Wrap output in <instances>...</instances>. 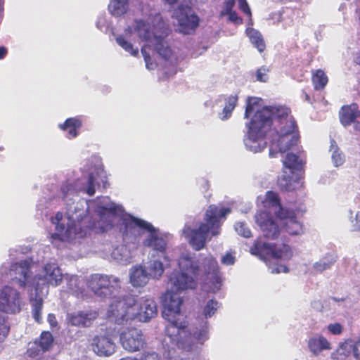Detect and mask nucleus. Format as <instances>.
<instances>
[{"label":"nucleus","mask_w":360,"mask_h":360,"mask_svg":"<svg viewBox=\"0 0 360 360\" xmlns=\"http://www.w3.org/2000/svg\"><path fill=\"white\" fill-rule=\"evenodd\" d=\"M153 46L152 44H146L141 49V53H142L144 60L146 62V68L148 69H153V64L151 62V58H150V53L146 51V49H150V46Z\"/></svg>","instance_id":"42"},{"label":"nucleus","mask_w":360,"mask_h":360,"mask_svg":"<svg viewBox=\"0 0 360 360\" xmlns=\"http://www.w3.org/2000/svg\"><path fill=\"white\" fill-rule=\"evenodd\" d=\"M356 220V229L360 231V212H357L355 217Z\"/></svg>","instance_id":"56"},{"label":"nucleus","mask_w":360,"mask_h":360,"mask_svg":"<svg viewBox=\"0 0 360 360\" xmlns=\"http://www.w3.org/2000/svg\"><path fill=\"white\" fill-rule=\"evenodd\" d=\"M42 353V350L38 344L37 340L34 341L27 349L26 354L29 357L35 358Z\"/></svg>","instance_id":"40"},{"label":"nucleus","mask_w":360,"mask_h":360,"mask_svg":"<svg viewBox=\"0 0 360 360\" xmlns=\"http://www.w3.org/2000/svg\"><path fill=\"white\" fill-rule=\"evenodd\" d=\"M236 4V0H226L224 2L223 9L220 11V17L226 15L229 13L233 11V8Z\"/></svg>","instance_id":"43"},{"label":"nucleus","mask_w":360,"mask_h":360,"mask_svg":"<svg viewBox=\"0 0 360 360\" xmlns=\"http://www.w3.org/2000/svg\"><path fill=\"white\" fill-rule=\"evenodd\" d=\"M86 285L95 295L101 297H111L120 289V279L112 275L91 274Z\"/></svg>","instance_id":"8"},{"label":"nucleus","mask_w":360,"mask_h":360,"mask_svg":"<svg viewBox=\"0 0 360 360\" xmlns=\"http://www.w3.org/2000/svg\"><path fill=\"white\" fill-rule=\"evenodd\" d=\"M335 259H334L333 258H331L330 259L324 258L316 262L314 265V268L315 271L321 273L326 269H330L332 266V265L335 263Z\"/></svg>","instance_id":"38"},{"label":"nucleus","mask_w":360,"mask_h":360,"mask_svg":"<svg viewBox=\"0 0 360 360\" xmlns=\"http://www.w3.org/2000/svg\"><path fill=\"white\" fill-rule=\"evenodd\" d=\"M21 311L20 292L13 288L5 286L0 292V311L6 314H17ZM10 326L6 318L0 314V342L8 335Z\"/></svg>","instance_id":"6"},{"label":"nucleus","mask_w":360,"mask_h":360,"mask_svg":"<svg viewBox=\"0 0 360 360\" xmlns=\"http://www.w3.org/2000/svg\"><path fill=\"white\" fill-rule=\"evenodd\" d=\"M278 218L287 220L284 228L288 234L296 236L302 233V224L297 220L296 213L293 210L280 209Z\"/></svg>","instance_id":"16"},{"label":"nucleus","mask_w":360,"mask_h":360,"mask_svg":"<svg viewBox=\"0 0 360 360\" xmlns=\"http://www.w3.org/2000/svg\"><path fill=\"white\" fill-rule=\"evenodd\" d=\"M235 229L239 235L244 238H250L252 236L250 229L243 222L236 223L235 225Z\"/></svg>","instance_id":"39"},{"label":"nucleus","mask_w":360,"mask_h":360,"mask_svg":"<svg viewBox=\"0 0 360 360\" xmlns=\"http://www.w3.org/2000/svg\"><path fill=\"white\" fill-rule=\"evenodd\" d=\"M98 316V310L89 309L68 314L66 320L68 323L72 326L89 328L93 325Z\"/></svg>","instance_id":"14"},{"label":"nucleus","mask_w":360,"mask_h":360,"mask_svg":"<svg viewBox=\"0 0 360 360\" xmlns=\"http://www.w3.org/2000/svg\"><path fill=\"white\" fill-rule=\"evenodd\" d=\"M45 278L47 282L54 286L58 285L63 280L60 269L55 263H47L44 266Z\"/></svg>","instance_id":"21"},{"label":"nucleus","mask_w":360,"mask_h":360,"mask_svg":"<svg viewBox=\"0 0 360 360\" xmlns=\"http://www.w3.org/2000/svg\"><path fill=\"white\" fill-rule=\"evenodd\" d=\"M63 217L61 212H56L54 218H52V222L56 224V232L52 235L54 239H58L61 241H68L75 237L83 238L86 236V231L82 233L79 231L81 221L75 223V221H70L67 226L60 223Z\"/></svg>","instance_id":"10"},{"label":"nucleus","mask_w":360,"mask_h":360,"mask_svg":"<svg viewBox=\"0 0 360 360\" xmlns=\"http://www.w3.org/2000/svg\"><path fill=\"white\" fill-rule=\"evenodd\" d=\"M47 321L51 328H55L58 325V321H57L56 317L55 314H53L50 313L48 314Z\"/></svg>","instance_id":"54"},{"label":"nucleus","mask_w":360,"mask_h":360,"mask_svg":"<svg viewBox=\"0 0 360 360\" xmlns=\"http://www.w3.org/2000/svg\"><path fill=\"white\" fill-rule=\"evenodd\" d=\"M204 269L207 276L212 275L216 282L221 283V279L219 276V268L217 261L213 257H207L204 259Z\"/></svg>","instance_id":"22"},{"label":"nucleus","mask_w":360,"mask_h":360,"mask_svg":"<svg viewBox=\"0 0 360 360\" xmlns=\"http://www.w3.org/2000/svg\"><path fill=\"white\" fill-rule=\"evenodd\" d=\"M328 329L333 335H340L342 332V326L339 323L329 324Z\"/></svg>","instance_id":"49"},{"label":"nucleus","mask_w":360,"mask_h":360,"mask_svg":"<svg viewBox=\"0 0 360 360\" xmlns=\"http://www.w3.org/2000/svg\"><path fill=\"white\" fill-rule=\"evenodd\" d=\"M91 347L98 356H108L115 351V343L105 335H96L93 338Z\"/></svg>","instance_id":"17"},{"label":"nucleus","mask_w":360,"mask_h":360,"mask_svg":"<svg viewBox=\"0 0 360 360\" xmlns=\"http://www.w3.org/2000/svg\"><path fill=\"white\" fill-rule=\"evenodd\" d=\"M359 117H360V110L355 103L343 105L339 112L340 121L344 127L349 126Z\"/></svg>","instance_id":"18"},{"label":"nucleus","mask_w":360,"mask_h":360,"mask_svg":"<svg viewBox=\"0 0 360 360\" xmlns=\"http://www.w3.org/2000/svg\"><path fill=\"white\" fill-rule=\"evenodd\" d=\"M250 39L252 44L259 52L264 51L266 44L262 34L257 30H251L250 32Z\"/></svg>","instance_id":"33"},{"label":"nucleus","mask_w":360,"mask_h":360,"mask_svg":"<svg viewBox=\"0 0 360 360\" xmlns=\"http://www.w3.org/2000/svg\"><path fill=\"white\" fill-rule=\"evenodd\" d=\"M117 44L121 46L124 51L129 53L133 56L139 55V49L134 48L132 44L126 40L123 35H119L115 38Z\"/></svg>","instance_id":"34"},{"label":"nucleus","mask_w":360,"mask_h":360,"mask_svg":"<svg viewBox=\"0 0 360 360\" xmlns=\"http://www.w3.org/2000/svg\"><path fill=\"white\" fill-rule=\"evenodd\" d=\"M260 101L261 98L256 97H248L247 99L244 117L248 119L254 114L248 124V136L253 141L262 138L272 124L275 116V120L279 124V131L278 139L272 143L269 150V155L273 158L276 153L274 151V147L283 153L297 145L300 142L298 127L288 108L281 107L276 110L267 106L262 108Z\"/></svg>","instance_id":"2"},{"label":"nucleus","mask_w":360,"mask_h":360,"mask_svg":"<svg viewBox=\"0 0 360 360\" xmlns=\"http://www.w3.org/2000/svg\"><path fill=\"white\" fill-rule=\"evenodd\" d=\"M120 231L124 240H130L131 243H135L141 236L143 231L148 232V236L143 241V246L151 248L159 252L163 255L165 259L167 260V257L165 255L167 243L162 237L159 236L158 230L150 223L126 214L122 217Z\"/></svg>","instance_id":"4"},{"label":"nucleus","mask_w":360,"mask_h":360,"mask_svg":"<svg viewBox=\"0 0 360 360\" xmlns=\"http://www.w3.org/2000/svg\"><path fill=\"white\" fill-rule=\"evenodd\" d=\"M304 165V162L292 153H288L283 161V167L291 170H301Z\"/></svg>","instance_id":"27"},{"label":"nucleus","mask_w":360,"mask_h":360,"mask_svg":"<svg viewBox=\"0 0 360 360\" xmlns=\"http://www.w3.org/2000/svg\"><path fill=\"white\" fill-rule=\"evenodd\" d=\"M155 22H158V26L160 29H166V24L160 13H156L155 15L153 22L155 23Z\"/></svg>","instance_id":"52"},{"label":"nucleus","mask_w":360,"mask_h":360,"mask_svg":"<svg viewBox=\"0 0 360 360\" xmlns=\"http://www.w3.org/2000/svg\"><path fill=\"white\" fill-rule=\"evenodd\" d=\"M353 354L356 360H360V337L353 346Z\"/></svg>","instance_id":"53"},{"label":"nucleus","mask_w":360,"mask_h":360,"mask_svg":"<svg viewBox=\"0 0 360 360\" xmlns=\"http://www.w3.org/2000/svg\"><path fill=\"white\" fill-rule=\"evenodd\" d=\"M32 304V314L34 321L38 323H42L41 311L43 309L44 300L41 297H35L30 300Z\"/></svg>","instance_id":"29"},{"label":"nucleus","mask_w":360,"mask_h":360,"mask_svg":"<svg viewBox=\"0 0 360 360\" xmlns=\"http://www.w3.org/2000/svg\"><path fill=\"white\" fill-rule=\"evenodd\" d=\"M108 10L112 15L121 16L129 10V0H110Z\"/></svg>","instance_id":"25"},{"label":"nucleus","mask_w":360,"mask_h":360,"mask_svg":"<svg viewBox=\"0 0 360 360\" xmlns=\"http://www.w3.org/2000/svg\"><path fill=\"white\" fill-rule=\"evenodd\" d=\"M269 69L265 66H262L257 70L256 78L257 80L261 82H266L268 80L267 73Z\"/></svg>","instance_id":"44"},{"label":"nucleus","mask_w":360,"mask_h":360,"mask_svg":"<svg viewBox=\"0 0 360 360\" xmlns=\"http://www.w3.org/2000/svg\"><path fill=\"white\" fill-rule=\"evenodd\" d=\"M2 10H0V12Z\"/></svg>","instance_id":"64"},{"label":"nucleus","mask_w":360,"mask_h":360,"mask_svg":"<svg viewBox=\"0 0 360 360\" xmlns=\"http://www.w3.org/2000/svg\"><path fill=\"white\" fill-rule=\"evenodd\" d=\"M166 3H167L169 5L174 4L178 0H164Z\"/></svg>","instance_id":"61"},{"label":"nucleus","mask_w":360,"mask_h":360,"mask_svg":"<svg viewBox=\"0 0 360 360\" xmlns=\"http://www.w3.org/2000/svg\"><path fill=\"white\" fill-rule=\"evenodd\" d=\"M230 212V208L222 207L219 210L216 205H210L205 212V220L206 223H201L196 229L188 228L186 231L190 236L189 243L192 247L195 250H200L204 248L210 231H211L213 236L219 235L220 233L219 218L225 217Z\"/></svg>","instance_id":"5"},{"label":"nucleus","mask_w":360,"mask_h":360,"mask_svg":"<svg viewBox=\"0 0 360 360\" xmlns=\"http://www.w3.org/2000/svg\"><path fill=\"white\" fill-rule=\"evenodd\" d=\"M120 343L126 351L131 353L140 351L147 344L141 330L134 327L127 328L120 333Z\"/></svg>","instance_id":"11"},{"label":"nucleus","mask_w":360,"mask_h":360,"mask_svg":"<svg viewBox=\"0 0 360 360\" xmlns=\"http://www.w3.org/2000/svg\"><path fill=\"white\" fill-rule=\"evenodd\" d=\"M134 31L139 37L146 42L152 44L155 51L165 60H169L172 55V50L165 41V38L152 34L149 25L143 20H135Z\"/></svg>","instance_id":"9"},{"label":"nucleus","mask_w":360,"mask_h":360,"mask_svg":"<svg viewBox=\"0 0 360 360\" xmlns=\"http://www.w3.org/2000/svg\"><path fill=\"white\" fill-rule=\"evenodd\" d=\"M238 100V97L237 95H231L225 99V105L222 110V117H221L222 120H226L231 117L232 112L237 105Z\"/></svg>","instance_id":"31"},{"label":"nucleus","mask_w":360,"mask_h":360,"mask_svg":"<svg viewBox=\"0 0 360 360\" xmlns=\"http://www.w3.org/2000/svg\"><path fill=\"white\" fill-rule=\"evenodd\" d=\"M178 264L179 271L170 274L169 288L162 296V316L168 321L165 334L170 342L179 348L185 349L192 343V338L200 342L208 339V322L202 320L200 328L195 327L193 333L188 330V321L181 314L183 299L180 293L196 288L200 268L198 261L189 255H182Z\"/></svg>","instance_id":"1"},{"label":"nucleus","mask_w":360,"mask_h":360,"mask_svg":"<svg viewBox=\"0 0 360 360\" xmlns=\"http://www.w3.org/2000/svg\"><path fill=\"white\" fill-rule=\"evenodd\" d=\"M179 31L184 34H193L199 26L200 19L191 8L181 6L178 15Z\"/></svg>","instance_id":"15"},{"label":"nucleus","mask_w":360,"mask_h":360,"mask_svg":"<svg viewBox=\"0 0 360 360\" xmlns=\"http://www.w3.org/2000/svg\"><path fill=\"white\" fill-rule=\"evenodd\" d=\"M238 8L245 15L251 18L252 12L246 0H238Z\"/></svg>","instance_id":"47"},{"label":"nucleus","mask_w":360,"mask_h":360,"mask_svg":"<svg viewBox=\"0 0 360 360\" xmlns=\"http://www.w3.org/2000/svg\"><path fill=\"white\" fill-rule=\"evenodd\" d=\"M101 211L110 214L113 219L114 216L120 215L124 210L121 205H117L113 202L108 205V206H103L100 209Z\"/></svg>","instance_id":"36"},{"label":"nucleus","mask_w":360,"mask_h":360,"mask_svg":"<svg viewBox=\"0 0 360 360\" xmlns=\"http://www.w3.org/2000/svg\"><path fill=\"white\" fill-rule=\"evenodd\" d=\"M165 269L162 262L153 260L149 266V275L154 278H159L164 273Z\"/></svg>","instance_id":"35"},{"label":"nucleus","mask_w":360,"mask_h":360,"mask_svg":"<svg viewBox=\"0 0 360 360\" xmlns=\"http://www.w3.org/2000/svg\"><path fill=\"white\" fill-rule=\"evenodd\" d=\"M95 177L93 173H90L88 176L87 188L86 193L89 195L92 196L95 194Z\"/></svg>","instance_id":"45"},{"label":"nucleus","mask_w":360,"mask_h":360,"mask_svg":"<svg viewBox=\"0 0 360 360\" xmlns=\"http://www.w3.org/2000/svg\"><path fill=\"white\" fill-rule=\"evenodd\" d=\"M354 128L356 131H360V122H355L354 121Z\"/></svg>","instance_id":"59"},{"label":"nucleus","mask_w":360,"mask_h":360,"mask_svg":"<svg viewBox=\"0 0 360 360\" xmlns=\"http://www.w3.org/2000/svg\"><path fill=\"white\" fill-rule=\"evenodd\" d=\"M53 336L49 331H43L39 338L38 344L40 346L42 352L50 350L53 344Z\"/></svg>","instance_id":"32"},{"label":"nucleus","mask_w":360,"mask_h":360,"mask_svg":"<svg viewBox=\"0 0 360 360\" xmlns=\"http://www.w3.org/2000/svg\"><path fill=\"white\" fill-rule=\"evenodd\" d=\"M82 126V121L79 117L68 118L63 124H59V128L63 131H67V138L69 139L77 137L78 130Z\"/></svg>","instance_id":"20"},{"label":"nucleus","mask_w":360,"mask_h":360,"mask_svg":"<svg viewBox=\"0 0 360 360\" xmlns=\"http://www.w3.org/2000/svg\"><path fill=\"white\" fill-rule=\"evenodd\" d=\"M256 223L260 227L263 236L268 240H275L281 233V228L266 211H259L255 216Z\"/></svg>","instance_id":"12"},{"label":"nucleus","mask_w":360,"mask_h":360,"mask_svg":"<svg viewBox=\"0 0 360 360\" xmlns=\"http://www.w3.org/2000/svg\"><path fill=\"white\" fill-rule=\"evenodd\" d=\"M148 281V275L142 267L135 268L130 275V282L134 287L144 286Z\"/></svg>","instance_id":"24"},{"label":"nucleus","mask_w":360,"mask_h":360,"mask_svg":"<svg viewBox=\"0 0 360 360\" xmlns=\"http://www.w3.org/2000/svg\"><path fill=\"white\" fill-rule=\"evenodd\" d=\"M250 252L264 261L269 258L289 260L293 255L292 250L288 244L283 243L278 245L276 243L263 241L261 238L255 240Z\"/></svg>","instance_id":"7"},{"label":"nucleus","mask_w":360,"mask_h":360,"mask_svg":"<svg viewBox=\"0 0 360 360\" xmlns=\"http://www.w3.org/2000/svg\"><path fill=\"white\" fill-rule=\"evenodd\" d=\"M354 61L356 65H359L360 66V51L356 53V56L354 58Z\"/></svg>","instance_id":"58"},{"label":"nucleus","mask_w":360,"mask_h":360,"mask_svg":"<svg viewBox=\"0 0 360 360\" xmlns=\"http://www.w3.org/2000/svg\"><path fill=\"white\" fill-rule=\"evenodd\" d=\"M31 263L27 260L20 261L12 264L11 271H13L19 285L25 287L30 274Z\"/></svg>","instance_id":"19"},{"label":"nucleus","mask_w":360,"mask_h":360,"mask_svg":"<svg viewBox=\"0 0 360 360\" xmlns=\"http://www.w3.org/2000/svg\"><path fill=\"white\" fill-rule=\"evenodd\" d=\"M305 98L307 101L310 102V97L307 94H305Z\"/></svg>","instance_id":"63"},{"label":"nucleus","mask_w":360,"mask_h":360,"mask_svg":"<svg viewBox=\"0 0 360 360\" xmlns=\"http://www.w3.org/2000/svg\"><path fill=\"white\" fill-rule=\"evenodd\" d=\"M332 160L335 166L338 167L342 165L345 162V155L338 148H336L332 153Z\"/></svg>","instance_id":"41"},{"label":"nucleus","mask_w":360,"mask_h":360,"mask_svg":"<svg viewBox=\"0 0 360 360\" xmlns=\"http://www.w3.org/2000/svg\"><path fill=\"white\" fill-rule=\"evenodd\" d=\"M124 32L126 34L131 35L132 33V28L131 27H128L125 29Z\"/></svg>","instance_id":"60"},{"label":"nucleus","mask_w":360,"mask_h":360,"mask_svg":"<svg viewBox=\"0 0 360 360\" xmlns=\"http://www.w3.org/2000/svg\"><path fill=\"white\" fill-rule=\"evenodd\" d=\"M4 1L0 0V10H3Z\"/></svg>","instance_id":"62"},{"label":"nucleus","mask_w":360,"mask_h":360,"mask_svg":"<svg viewBox=\"0 0 360 360\" xmlns=\"http://www.w3.org/2000/svg\"><path fill=\"white\" fill-rule=\"evenodd\" d=\"M311 81L315 90H323L328 82V78L325 72L319 69L312 72Z\"/></svg>","instance_id":"26"},{"label":"nucleus","mask_w":360,"mask_h":360,"mask_svg":"<svg viewBox=\"0 0 360 360\" xmlns=\"http://www.w3.org/2000/svg\"><path fill=\"white\" fill-rule=\"evenodd\" d=\"M278 185L279 186L281 191H292L293 189L292 176L282 175L278 179Z\"/></svg>","instance_id":"37"},{"label":"nucleus","mask_w":360,"mask_h":360,"mask_svg":"<svg viewBox=\"0 0 360 360\" xmlns=\"http://www.w3.org/2000/svg\"><path fill=\"white\" fill-rule=\"evenodd\" d=\"M157 315V307L153 300L146 299L139 304L135 297L127 295L112 302L107 311V316L118 325L138 319L147 322Z\"/></svg>","instance_id":"3"},{"label":"nucleus","mask_w":360,"mask_h":360,"mask_svg":"<svg viewBox=\"0 0 360 360\" xmlns=\"http://www.w3.org/2000/svg\"><path fill=\"white\" fill-rule=\"evenodd\" d=\"M226 15H229V20L236 25H241L243 23V18L238 16L235 11L229 13Z\"/></svg>","instance_id":"50"},{"label":"nucleus","mask_w":360,"mask_h":360,"mask_svg":"<svg viewBox=\"0 0 360 360\" xmlns=\"http://www.w3.org/2000/svg\"><path fill=\"white\" fill-rule=\"evenodd\" d=\"M308 347L309 350L315 355L319 354L323 350L330 349L329 342L322 335L310 338L308 341Z\"/></svg>","instance_id":"23"},{"label":"nucleus","mask_w":360,"mask_h":360,"mask_svg":"<svg viewBox=\"0 0 360 360\" xmlns=\"http://www.w3.org/2000/svg\"><path fill=\"white\" fill-rule=\"evenodd\" d=\"M235 262V257L229 252H227L221 258V263L225 265H233Z\"/></svg>","instance_id":"51"},{"label":"nucleus","mask_w":360,"mask_h":360,"mask_svg":"<svg viewBox=\"0 0 360 360\" xmlns=\"http://www.w3.org/2000/svg\"><path fill=\"white\" fill-rule=\"evenodd\" d=\"M264 202L267 204L269 207L278 209L277 210L275 211V214L276 215L277 217L278 213L280 212V209L288 210L287 208H284L281 205L278 194L272 191H269L266 193Z\"/></svg>","instance_id":"28"},{"label":"nucleus","mask_w":360,"mask_h":360,"mask_svg":"<svg viewBox=\"0 0 360 360\" xmlns=\"http://www.w3.org/2000/svg\"><path fill=\"white\" fill-rule=\"evenodd\" d=\"M75 191V186L69 181H66L60 187V191L63 194V198H65L69 193Z\"/></svg>","instance_id":"46"},{"label":"nucleus","mask_w":360,"mask_h":360,"mask_svg":"<svg viewBox=\"0 0 360 360\" xmlns=\"http://www.w3.org/2000/svg\"><path fill=\"white\" fill-rule=\"evenodd\" d=\"M220 304L215 299L207 300L203 306H202L201 315L205 319L211 318L217 312L219 308Z\"/></svg>","instance_id":"30"},{"label":"nucleus","mask_w":360,"mask_h":360,"mask_svg":"<svg viewBox=\"0 0 360 360\" xmlns=\"http://www.w3.org/2000/svg\"><path fill=\"white\" fill-rule=\"evenodd\" d=\"M138 360H160V356L155 352H146Z\"/></svg>","instance_id":"48"},{"label":"nucleus","mask_w":360,"mask_h":360,"mask_svg":"<svg viewBox=\"0 0 360 360\" xmlns=\"http://www.w3.org/2000/svg\"><path fill=\"white\" fill-rule=\"evenodd\" d=\"M114 226V220L108 213L99 210V219L97 221L91 220L89 217L82 219L80 224L79 231L86 234L90 231L94 230L96 232H105L111 229Z\"/></svg>","instance_id":"13"},{"label":"nucleus","mask_w":360,"mask_h":360,"mask_svg":"<svg viewBox=\"0 0 360 360\" xmlns=\"http://www.w3.org/2000/svg\"><path fill=\"white\" fill-rule=\"evenodd\" d=\"M288 271H289V269H288V268L286 266L281 265L278 267L273 269L271 270V273H273V274H278V273H281V272L287 273V272H288Z\"/></svg>","instance_id":"55"},{"label":"nucleus","mask_w":360,"mask_h":360,"mask_svg":"<svg viewBox=\"0 0 360 360\" xmlns=\"http://www.w3.org/2000/svg\"><path fill=\"white\" fill-rule=\"evenodd\" d=\"M6 53L7 49L4 46L0 47V59L4 58L6 56Z\"/></svg>","instance_id":"57"}]
</instances>
